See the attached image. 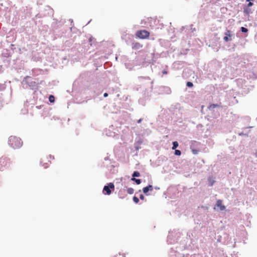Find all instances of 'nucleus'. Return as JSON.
<instances>
[{
    "label": "nucleus",
    "mask_w": 257,
    "mask_h": 257,
    "mask_svg": "<svg viewBox=\"0 0 257 257\" xmlns=\"http://www.w3.org/2000/svg\"><path fill=\"white\" fill-rule=\"evenodd\" d=\"M9 144L14 149L20 148L23 144L21 139L15 136H11L9 139Z\"/></svg>",
    "instance_id": "f257e3e1"
},
{
    "label": "nucleus",
    "mask_w": 257,
    "mask_h": 257,
    "mask_svg": "<svg viewBox=\"0 0 257 257\" xmlns=\"http://www.w3.org/2000/svg\"><path fill=\"white\" fill-rule=\"evenodd\" d=\"M136 36L141 39H146L149 38L150 33L145 30H139L136 32Z\"/></svg>",
    "instance_id": "f03ea898"
},
{
    "label": "nucleus",
    "mask_w": 257,
    "mask_h": 257,
    "mask_svg": "<svg viewBox=\"0 0 257 257\" xmlns=\"http://www.w3.org/2000/svg\"><path fill=\"white\" fill-rule=\"evenodd\" d=\"M114 185L112 183H109L108 185V186H105L103 188V191H105L106 193H105V194L107 195H110L111 193V189L114 190Z\"/></svg>",
    "instance_id": "7ed1b4c3"
},
{
    "label": "nucleus",
    "mask_w": 257,
    "mask_h": 257,
    "mask_svg": "<svg viewBox=\"0 0 257 257\" xmlns=\"http://www.w3.org/2000/svg\"><path fill=\"white\" fill-rule=\"evenodd\" d=\"M9 162V159L5 157H2L0 158V170L4 167H6Z\"/></svg>",
    "instance_id": "20e7f679"
},
{
    "label": "nucleus",
    "mask_w": 257,
    "mask_h": 257,
    "mask_svg": "<svg viewBox=\"0 0 257 257\" xmlns=\"http://www.w3.org/2000/svg\"><path fill=\"white\" fill-rule=\"evenodd\" d=\"M153 20H154V19L152 18H147L141 21V24L151 26L150 24L151 23V21Z\"/></svg>",
    "instance_id": "39448f33"
},
{
    "label": "nucleus",
    "mask_w": 257,
    "mask_h": 257,
    "mask_svg": "<svg viewBox=\"0 0 257 257\" xmlns=\"http://www.w3.org/2000/svg\"><path fill=\"white\" fill-rule=\"evenodd\" d=\"M225 36L224 37L223 40L225 42H228V41H229L231 40V35L230 31H229V30L227 31L225 33Z\"/></svg>",
    "instance_id": "423d86ee"
},
{
    "label": "nucleus",
    "mask_w": 257,
    "mask_h": 257,
    "mask_svg": "<svg viewBox=\"0 0 257 257\" xmlns=\"http://www.w3.org/2000/svg\"><path fill=\"white\" fill-rule=\"evenodd\" d=\"M153 190V187L151 185H149L148 186L143 188V192L147 195H148L147 193L149 191H152Z\"/></svg>",
    "instance_id": "0eeeda50"
},
{
    "label": "nucleus",
    "mask_w": 257,
    "mask_h": 257,
    "mask_svg": "<svg viewBox=\"0 0 257 257\" xmlns=\"http://www.w3.org/2000/svg\"><path fill=\"white\" fill-rule=\"evenodd\" d=\"M142 47L143 45L139 42L133 43L132 44V48L134 50H138Z\"/></svg>",
    "instance_id": "6e6552de"
},
{
    "label": "nucleus",
    "mask_w": 257,
    "mask_h": 257,
    "mask_svg": "<svg viewBox=\"0 0 257 257\" xmlns=\"http://www.w3.org/2000/svg\"><path fill=\"white\" fill-rule=\"evenodd\" d=\"M216 206L220 208L221 210H224L225 208V206L222 205V202L221 200H218L216 202Z\"/></svg>",
    "instance_id": "1a4fd4ad"
},
{
    "label": "nucleus",
    "mask_w": 257,
    "mask_h": 257,
    "mask_svg": "<svg viewBox=\"0 0 257 257\" xmlns=\"http://www.w3.org/2000/svg\"><path fill=\"white\" fill-rule=\"evenodd\" d=\"M208 181L209 183V185L210 186H212L215 182V181L212 179V177H209L208 178Z\"/></svg>",
    "instance_id": "9d476101"
},
{
    "label": "nucleus",
    "mask_w": 257,
    "mask_h": 257,
    "mask_svg": "<svg viewBox=\"0 0 257 257\" xmlns=\"http://www.w3.org/2000/svg\"><path fill=\"white\" fill-rule=\"evenodd\" d=\"M131 180L133 181H135L138 185L140 184L141 183V181L140 179H136L135 178H132Z\"/></svg>",
    "instance_id": "9b49d317"
},
{
    "label": "nucleus",
    "mask_w": 257,
    "mask_h": 257,
    "mask_svg": "<svg viewBox=\"0 0 257 257\" xmlns=\"http://www.w3.org/2000/svg\"><path fill=\"white\" fill-rule=\"evenodd\" d=\"M133 178H135L136 177H139L140 176V173L138 171H135L133 174Z\"/></svg>",
    "instance_id": "f8f14e48"
},
{
    "label": "nucleus",
    "mask_w": 257,
    "mask_h": 257,
    "mask_svg": "<svg viewBox=\"0 0 257 257\" xmlns=\"http://www.w3.org/2000/svg\"><path fill=\"white\" fill-rule=\"evenodd\" d=\"M127 192L130 194H133L134 192V190L132 188H128L127 189Z\"/></svg>",
    "instance_id": "ddd939ff"
},
{
    "label": "nucleus",
    "mask_w": 257,
    "mask_h": 257,
    "mask_svg": "<svg viewBox=\"0 0 257 257\" xmlns=\"http://www.w3.org/2000/svg\"><path fill=\"white\" fill-rule=\"evenodd\" d=\"M173 147H172V149L173 150H175L176 149V148H177L178 147V143L177 142H174L173 143Z\"/></svg>",
    "instance_id": "4468645a"
},
{
    "label": "nucleus",
    "mask_w": 257,
    "mask_h": 257,
    "mask_svg": "<svg viewBox=\"0 0 257 257\" xmlns=\"http://www.w3.org/2000/svg\"><path fill=\"white\" fill-rule=\"evenodd\" d=\"M243 12H244L245 14H246L248 15V14L250 13L251 10H250V9H249V8H244V9Z\"/></svg>",
    "instance_id": "2eb2a0df"
},
{
    "label": "nucleus",
    "mask_w": 257,
    "mask_h": 257,
    "mask_svg": "<svg viewBox=\"0 0 257 257\" xmlns=\"http://www.w3.org/2000/svg\"><path fill=\"white\" fill-rule=\"evenodd\" d=\"M49 100L50 102H54L55 101V97L53 95H50L49 97Z\"/></svg>",
    "instance_id": "dca6fc26"
},
{
    "label": "nucleus",
    "mask_w": 257,
    "mask_h": 257,
    "mask_svg": "<svg viewBox=\"0 0 257 257\" xmlns=\"http://www.w3.org/2000/svg\"><path fill=\"white\" fill-rule=\"evenodd\" d=\"M219 107L218 104H212L209 107V109L214 108L215 107Z\"/></svg>",
    "instance_id": "f3484780"
},
{
    "label": "nucleus",
    "mask_w": 257,
    "mask_h": 257,
    "mask_svg": "<svg viewBox=\"0 0 257 257\" xmlns=\"http://www.w3.org/2000/svg\"><path fill=\"white\" fill-rule=\"evenodd\" d=\"M175 154L177 156H180L181 154V152L180 150H176L175 151Z\"/></svg>",
    "instance_id": "a211bd4d"
},
{
    "label": "nucleus",
    "mask_w": 257,
    "mask_h": 257,
    "mask_svg": "<svg viewBox=\"0 0 257 257\" xmlns=\"http://www.w3.org/2000/svg\"><path fill=\"white\" fill-rule=\"evenodd\" d=\"M133 200L136 203H139V199L138 197H137L136 196H134L133 197Z\"/></svg>",
    "instance_id": "6ab92c4d"
},
{
    "label": "nucleus",
    "mask_w": 257,
    "mask_h": 257,
    "mask_svg": "<svg viewBox=\"0 0 257 257\" xmlns=\"http://www.w3.org/2000/svg\"><path fill=\"white\" fill-rule=\"evenodd\" d=\"M186 85L189 87H191L193 86V83L191 82H187Z\"/></svg>",
    "instance_id": "aec40b11"
},
{
    "label": "nucleus",
    "mask_w": 257,
    "mask_h": 257,
    "mask_svg": "<svg viewBox=\"0 0 257 257\" xmlns=\"http://www.w3.org/2000/svg\"><path fill=\"white\" fill-rule=\"evenodd\" d=\"M241 31L243 33H246L248 31V30L244 27H241Z\"/></svg>",
    "instance_id": "412c9836"
},
{
    "label": "nucleus",
    "mask_w": 257,
    "mask_h": 257,
    "mask_svg": "<svg viewBox=\"0 0 257 257\" xmlns=\"http://www.w3.org/2000/svg\"><path fill=\"white\" fill-rule=\"evenodd\" d=\"M253 5V4L252 2H249L248 3V4H247V7H248V8H249V7H250L252 6Z\"/></svg>",
    "instance_id": "4be33fe9"
},
{
    "label": "nucleus",
    "mask_w": 257,
    "mask_h": 257,
    "mask_svg": "<svg viewBox=\"0 0 257 257\" xmlns=\"http://www.w3.org/2000/svg\"><path fill=\"white\" fill-rule=\"evenodd\" d=\"M192 152L193 154H197L198 153V151L196 150H195V149H193L192 150Z\"/></svg>",
    "instance_id": "5701e85b"
},
{
    "label": "nucleus",
    "mask_w": 257,
    "mask_h": 257,
    "mask_svg": "<svg viewBox=\"0 0 257 257\" xmlns=\"http://www.w3.org/2000/svg\"><path fill=\"white\" fill-rule=\"evenodd\" d=\"M140 198L141 200H144L145 199V197H144V196L143 194H141L140 196Z\"/></svg>",
    "instance_id": "b1692460"
},
{
    "label": "nucleus",
    "mask_w": 257,
    "mask_h": 257,
    "mask_svg": "<svg viewBox=\"0 0 257 257\" xmlns=\"http://www.w3.org/2000/svg\"><path fill=\"white\" fill-rule=\"evenodd\" d=\"M103 96L104 97H106L108 96V94L107 93H104Z\"/></svg>",
    "instance_id": "393cba45"
},
{
    "label": "nucleus",
    "mask_w": 257,
    "mask_h": 257,
    "mask_svg": "<svg viewBox=\"0 0 257 257\" xmlns=\"http://www.w3.org/2000/svg\"><path fill=\"white\" fill-rule=\"evenodd\" d=\"M163 73L164 74H167V71H165V70H164V71H163Z\"/></svg>",
    "instance_id": "a878e982"
},
{
    "label": "nucleus",
    "mask_w": 257,
    "mask_h": 257,
    "mask_svg": "<svg viewBox=\"0 0 257 257\" xmlns=\"http://www.w3.org/2000/svg\"><path fill=\"white\" fill-rule=\"evenodd\" d=\"M142 119H139V120H138V123H141V121H142Z\"/></svg>",
    "instance_id": "bb28decb"
}]
</instances>
